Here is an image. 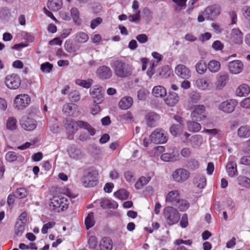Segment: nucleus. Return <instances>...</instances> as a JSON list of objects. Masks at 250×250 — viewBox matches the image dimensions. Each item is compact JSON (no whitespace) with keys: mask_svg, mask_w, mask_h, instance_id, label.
<instances>
[{"mask_svg":"<svg viewBox=\"0 0 250 250\" xmlns=\"http://www.w3.org/2000/svg\"><path fill=\"white\" fill-rule=\"evenodd\" d=\"M110 65L114 70L115 75L119 78H126L132 74L131 66L126 64L121 60L114 59L112 60Z\"/></svg>","mask_w":250,"mask_h":250,"instance_id":"1","label":"nucleus"},{"mask_svg":"<svg viewBox=\"0 0 250 250\" xmlns=\"http://www.w3.org/2000/svg\"><path fill=\"white\" fill-rule=\"evenodd\" d=\"M69 205V202L68 198L62 194L54 196L50 199L49 203L50 209L57 212L66 210Z\"/></svg>","mask_w":250,"mask_h":250,"instance_id":"2","label":"nucleus"},{"mask_svg":"<svg viewBox=\"0 0 250 250\" xmlns=\"http://www.w3.org/2000/svg\"><path fill=\"white\" fill-rule=\"evenodd\" d=\"M164 216L168 225L173 226L180 220V214L178 210L172 206H167L164 209Z\"/></svg>","mask_w":250,"mask_h":250,"instance_id":"3","label":"nucleus"},{"mask_svg":"<svg viewBox=\"0 0 250 250\" xmlns=\"http://www.w3.org/2000/svg\"><path fill=\"white\" fill-rule=\"evenodd\" d=\"M193 86L196 89L204 91L211 90L214 87L211 79L206 76L196 78L193 82Z\"/></svg>","mask_w":250,"mask_h":250,"instance_id":"4","label":"nucleus"},{"mask_svg":"<svg viewBox=\"0 0 250 250\" xmlns=\"http://www.w3.org/2000/svg\"><path fill=\"white\" fill-rule=\"evenodd\" d=\"M206 117L205 107L203 105H195L191 113V118L193 123V125H200L198 123L205 119Z\"/></svg>","mask_w":250,"mask_h":250,"instance_id":"5","label":"nucleus"},{"mask_svg":"<svg viewBox=\"0 0 250 250\" xmlns=\"http://www.w3.org/2000/svg\"><path fill=\"white\" fill-rule=\"evenodd\" d=\"M221 13V7L217 4L207 7L203 11L205 18L208 20L214 21Z\"/></svg>","mask_w":250,"mask_h":250,"instance_id":"6","label":"nucleus"},{"mask_svg":"<svg viewBox=\"0 0 250 250\" xmlns=\"http://www.w3.org/2000/svg\"><path fill=\"white\" fill-rule=\"evenodd\" d=\"M151 142L156 144H164L167 141L166 133L161 129L155 130L150 135Z\"/></svg>","mask_w":250,"mask_h":250,"instance_id":"7","label":"nucleus"},{"mask_svg":"<svg viewBox=\"0 0 250 250\" xmlns=\"http://www.w3.org/2000/svg\"><path fill=\"white\" fill-rule=\"evenodd\" d=\"M190 176V172L184 168H178L172 173L173 180L176 182L182 183L188 180Z\"/></svg>","mask_w":250,"mask_h":250,"instance_id":"8","label":"nucleus"},{"mask_svg":"<svg viewBox=\"0 0 250 250\" xmlns=\"http://www.w3.org/2000/svg\"><path fill=\"white\" fill-rule=\"evenodd\" d=\"M21 80L19 76L16 74L7 75L5 79V84L7 88L16 89L21 85Z\"/></svg>","mask_w":250,"mask_h":250,"instance_id":"9","label":"nucleus"},{"mask_svg":"<svg viewBox=\"0 0 250 250\" xmlns=\"http://www.w3.org/2000/svg\"><path fill=\"white\" fill-rule=\"evenodd\" d=\"M89 93L94 104H100L104 101L102 87L98 85L93 86L89 90Z\"/></svg>","mask_w":250,"mask_h":250,"instance_id":"10","label":"nucleus"},{"mask_svg":"<svg viewBox=\"0 0 250 250\" xmlns=\"http://www.w3.org/2000/svg\"><path fill=\"white\" fill-rule=\"evenodd\" d=\"M244 65L243 62L239 60L230 61L228 62V68L229 72L234 75H237L241 73L244 69Z\"/></svg>","mask_w":250,"mask_h":250,"instance_id":"11","label":"nucleus"},{"mask_svg":"<svg viewBox=\"0 0 250 250\" xmlns=\"http://www.w3.org/2000/svg\"><path fill=\"white\" fill-rule=\"evenodd\" d=\"M30 102V98L28 95L21 94L17 95L15 98L14 104L18 109H22L27 106Z\"/></svg>","mask_w":250,"mask_h":250,"instance_id":"12","label":"nucleus"},{"mask_svg":"<svg viewBox=\"0 0 250 250\" xmlns=\"http://www.w3.org/2000/svg\"><path fill=\"white\" fill-rule=\"evenodd\" d=\"M112 74L111 69L105 65L99 67L96 71L97 77L102 80L109 79L112 76Z\"/></svg>","mask_w":250,"mask_h":250,"instance_id":"13","label":"nucleus"},{"mask_svg":"<svg viewBox=\"0 0 250 250\" xmlns=\"http://www.w3.org/2000/svg\"><path fill=\"white\" fill-rule=\"evenodd\" d=\"M229 41L230 42L236 44H242L243 34L239 28H233L231 30L229 34Z\"/></svg>","mask_w":250,"mask_h":250,"instance_id":"14","label":"nucleus"},{"mask_svg":"<svg viewBox=\"0 0 250 250\" xmlns=\"http://www.w3.org/2000/svg\"><path fill=\"white\" fill-rule=\"evenodd\" d=\"M62 110L65 115L69 117H76L79 113L78 106L74 104H64L63 105Z\"/></svg>","mask_w":250,"mask_h":250,"instance_id":"15","label":"nucleus"},{"mask_svg":"<svg viewBox=\"0 0 250 250\" xmlns=\"http://www.w3.org/2000/svg\"><path fill=\"white\" fill-rule=\"evenodd\" d=\"M237 102L235 100H228L221 103L218 106L220 110L226 113H231L234 109Z\"/></svg>","mask_w":250,"mask_h":250,"instance_id":"16","label":"nucleus"},{"mask_svg":"<svg viewBox=\"0 0 250 250\" xmlns=\"http://www.w3.org/2000/svg\"><path fill=\"white\" fill-rule=\"evenodd\" d=\"M176 74L181 78L187 80L191 77V72L188 68L183 64H178L175 68Z\"/></svg>","mask_w":250,"mask_h":250,"instance_id":"17","label":"nucleus"},{"mask_svg":"<svg viewBox=\"0 0 250 250\" xmlns=\"http://www.w3.org/2000/svg\"><path fill=\"white\" fill-rule=\"evenodd\" d=\"M82 183L85 187H94L97 184L96 177L93 171H89L82 178Z\"/></svg>","mask_w":250,"mask_h":250,"instance_id":"18","label":"nucleus"},{"mask_svg":"<svg viewBox=\"0 0 250 250\" xmlns=\"http://www.w3.org/2000/svg\"><path fill=\"white\" fill-rule=\"evenodd\" d=\"M229 76L227 73H220L218 75L217 81L215 83L216 88L219 90L223 89L229 81Z\"/></svg>","mask_w":250,"mask_h":250,"instance_id":"19","label":"nucleus"},{"mask_svg":"<svg viewBox=\"0 0 250 250\" xmlns=\"http://www.w3.org/2000/svg\"><path fill=\"white\" fill-rule=\"evenodd\" d=\"M180 193L178 190H173L169 191L166 196V202L173 205L180 199Z\"/></svg>","mask_w":250,"mask_h":250,"instance_id":"20","label":"nucleus"},{"mask_svg":"<svg viewBox=\"0 0 250 250\" xmlns=\"http://www.w3.org/2000/svg\"><path fill=\"white\" fill-rule=\"evenodd\" d=\"M133 103V99L130 96L123 97L119 102L118 105L120 108L123 110L129 109Z\"/></svg>","mask_w":250,"mask_h":250,"instance_id":"21","label":"nucleus"},{"mask_svg":"<svg viewBox=\"0 0 250 250\" xmlns=\"http://www.w3.org/2000/svg\"><path fill=\"white\" fill-rule=\"evenodd\" d=\"M101 207L104 209L106 208H116L118 205L116 202L108 199H103L100 202Z\"/></svg>","mask_w":250,"mask_h":250,"instance_id":"22","label":"nucleus"},{"mask_svg":"<svg viewBox=\"0 0 250 250\" xmlns=\"http://www.w3.org/2000/svg\"><path fill=\"white\" fill-rule=\"evenodd\" d=\"M179 100V96L178 94L172 92L169 93L165 100V102L167 105L172 106L177 104Z\"/></svg>","mask_w":250,"mask_h":250,"instance_id":"23","label":"nucleus"},{"mask_svg":"<svg viewBox=\"0 0 250 250\" xmlns=\"http://www.w3.org/2000/svg\"><path fill=\"white\" fill-rule=\"evenodd\" d=\"M69 156L74 159H80L82 157V153L81 150L76 148L75 146H70L67 149Z\"/></svg>","mask_w":250,"mask_h":250,"instance_id":"24","label":"nucleus"},{"mask_svg":"<svg viewBox=\"0 0 250 250\" xmlns=\"http://www.w3.org/2000/svg\"><path fill=\"white\" fill-rule=\"evenodd\" d=\"M99 246L101 250H112V241L109 237H104L101 240Z\"/></svg>","mask_w":250,"mask_h":250,"instance_id":"25","label":"nucleus"},{"mask_svg":"<svg viewBox=\"0 0 250 250\" xmlns=\"http://www.w3.org/2000/svg\"><path fill=\"white\" fill-rule=\"evenodd\" d=\"M47 7L52 11H57L60 10L62 5V0H48Z\"/></svg>","mask_w":250,"mask_h":250,"instance_id":"26","label":"nucleus"},{"mask_svg":"<svg viewBox=\"0 0 250 250\" xmlns=\"http://www.w3.org/2000/svg\"><path fill=\"white\" fill-rule=\"evenodd\" d=\"M5 159L9 162H13L16 161L21 162L23 161L24 158L20 155H17L14 151H9L5 155Z\"/></svg>","mask_w":250,"mask_h":250,"instance_id":"27","label":"nucleus"},{"mask_svg":"<svg viewBox=\"0 0 250 250\" xmlns=\"http://www.w3.org/2000/svg\"><path fill=\"white\" fill-rule=\"evenodd\" d=\"M226 167L229 176L232 177L237 175L236 164L234 162L229 161Z\"/></svg>","mask_w":250,"mask_h":250,"instance_id":"28","label":"nucleus"},{"mask_svg":"<svg viewBox=\"0 0 250 250\" xmlns=\"http://www.w3.org/2000/svg\"><path fill=\"white\" fill-rule=\"evenodd\" d=\"M153 95L157 98H163L167 95L166 88L161 85L155 86L152 91Z\"/></svg>","mask_w":250,"mask_h":250,"instance_id":"29","label":"nucleus"},{"mask_svg":"<svg viewBox=\"0 0 250 250\" xmlns=\"http://www.w3.org/2000/svg\"><path fill=\"white\" fill-rule=\"evenodd\" d=\"M250 93V87L246 84L240 85L236 90V94L239 97L246 96Z\"/></svg>","mask_w":250,"mask_h":250,"instance_id":"30","label":"nucleus"},{"mask_svg":"<svg viewBox=\"0 0 250 250\" xmlns=\"http://www.w3.org/2000/svg\"><path fill=\"white\" fill-rule=\"evenodd\" d=\"M206 178L203 175H198L194 179V184L200 189H203L206 187Z\"/></svg>","mask_w":250,"mask_h":250,"instance_id":"31","label":"nucleus"},{"mask_svg":"<svg viewBox=\"0 0 250 250\" xmlns=\"http://www.w3.org/2000/svg\"><path fill=\"white\" fill-rule=\"evenodd\" d=\"M160 118V116L154 112L148 113L145 116L146 123L150 125L157 123Z\"/></svg>","mask_w":250,"mask_h":250,"instance_id":"32","label":"nucleus"},{"mask_svg":"<svg viewBox=\"0 0 250 250\" xmlns=\"http://www.w3.org/2000/svg\"><path fill=\"white\" fill-rule=\"evenodd\" d=\"M21 125H36L37 122L36 120L29 115L22 116L20 120Z\"/></svg>","mask_w":250,"mask_h":250,"instance_id":"33","label":"nucleus"},{"mask_svg":"<svg viewBox=\"0 0 250 250\" xmlns=\"http://www.w3.org/2000/svg\"><path fill=\"white\" fill-rule=\"evenodd\" d=\"M174 206H175L180 211H185L189 208V203L186 200L180 198L175 204H174Z\"/></svg>","mask_w":250,"mask_h":250,"instance_id":"34","label":"nucleus"},{"mask_svg":"<svg viewBox=\"0 0 250 250\" xmlns=\"http://www.w3.org/2000/svg\"><path fill=\"white\" fill-rule=\"evenodd\" d=\"M208 68L210 72L216 73L220 70L221 64L220 62L217 61L211 60L209 62Z\"/></svg>","mask_w":250,"mask_h":250,"instance_id":"35","label":"nucleus"},{"mask_svg":"<svg viewBox=\"0 0 250 250\" xmlns=\"http://www.w3.org/2000/svg\"><path fill=\"white\" fill-rule=\"evenodd\" d=\"M151 180L150 176H142L136 182L135 187L137 189H141L144 186L147 184V183Z\"/></svg>","mask_w":250,"mask_h":250,"instance_id":"36","label":"nucleus"},{"mask_svg":"<svg viewBox=\"0 0 250 250\" xmlns=\"http://www.w3.org/2000/svg\"><path fill=\"white\" fill-rule=\"evenodd\" d=\"M195 67L196 72L200 75H203L207 71V65L205 62L203 60L198 61Z\"/></svg>","mask_w":250,"mask_h":250,"instance_id":"37","label":"nucleus"},{"mask_svg":"<svg viewBox=\"0 0 250 250\" xmlns=\"http://www.w3.org/2000/svg\"><path fill=\"white\" fill-rule=\"evenodd\" d=\"M179 126H171L170 127V131L171 134L174 136H181L183 135L186 138H188L190 134L187 132H182L179 127Z\"/></svg>","mask_w":250,"mask_h":250,"instance_id":"38","label":"nucleus"},{"mask_svg":"<svg viewBox=\"0 0 250 250\" xmlns=\"http://www.w3.org/2000/svg\"><path fill=\"white\" fill-rule=\"evenodd\" d=\"M237 134L241 138H248L250 136V129L249 126H241L238 129Z\"/></svg>","mask_w":250,"mask_h":250,"instance_id":"39","label":"nucleus"},{"mask_svg":"<svg viewBox=\"0 0 250 250\" xmlns=\"http://www.w3.org/2000/svg\"><path fill=\"white\" fill-rule=\"evenodd\" d=\"M114 196L118 199L121 200H125L128 198L129 193L124 188H121L114 193Z\"/></svg>","mask_w":250,"mask_h":250,"instance_id":"40","label":"nucleus"},{"mask_svg":"<svg viewBox=\"0 0 250 250\" xmlns=\"http://www.w3.org/2000/svg\"><path fill=\"white\" fill-rule=\"evenodd\" d=\"M89 39L88 35L83 32H79L75 34L76 42L80 43L86 42Z\"/></svg>","mask_w":250,"mask_h":250,"instance_id":"41","label":"nucleus"},{"mask_svg":"<svg viewBox=\"0 0 250 250\" xmlns=\"http://www.w3.org/2000/svg\"><path fill=\"white\" fill-rule=\"evenodd\" d=\"M94 213L92 212L89 213L85 219V225L87 229L94 226L95 224Z\"/></svg>","mask_w":250,"mask_h":250,"instance_id":"42","label":"nucleus"},{"mask_svg":"<svg viewBox=\"0 0 250 250\" xmlns=\"http://www.w3.org/2000/svg\"><path fill=\"white\" fill-rule=\"evenodd\" d=\"M92 83L93 80L91 79L83 80L78 79L75 80L76 84L85 88H89L92 85Z\"/></svg>","mask_w":250,"mask_h":250,"instance_id":"43","label":"nucleus"},{"mask_svg":"<svg viewBox=\"0 0 250 250\" xmlns=\"http://www.w3.org/2000/svg\"><path fill=\"white\" fill-rule=\"evenodd\" d=\"M237 180L238 184L241 186L246 188H250V178L244 176H239L237 178Z\"/></svg>","mask_w":250,"mask_h":250,"instance_id":"44","label":"nucleus"},{"mask_svg":"<svg viewBox=\"0 0 250 250\" xmlns=\"http://www.w3.org/2000/svg\"><path fill=\"white\" fill-rule=\"evenodd\" d=\"M170 75V70L167 66H164L161 69L156 75L160 78H167Z\"/></svg>","mask_w":250,"mask_h":250,"instance_id":"45","label":"nucleus"},{"mask_svg":"<svg viewBox=\"0 0 250 250\" xmlns=\"http://www.w3.org/2000/svg\"><path fill=\"white\" fill-rule=\"evenodd\" d=\"M71 15L74 22L77 24H81V20L79 17V12L77 8L73 7L70 10Z\"/></svg>","mask_w":250,"mask_h":250,"instance_id":"46","label":"nucleus"},{"mask_svg":"<svg viewBox=\"0 0 250 250\" xmlns=\"http://www.w3.org/2000/svg\"><path fill=\"white\" fill-rule=\"evenodd\" d=\"M190 144L193 148L199 147L202 144L200 136L198 135L193 136L190 139Z\"/></svg>","mask_w":250,"mask_h":250,"instance_id":"47","label":"nucleus"},{"mask_svg":"<svg viewBox=\"0 0 250 250\" xmlns=\"http://www.w3.org/2000/svg\"><path fill=\"white\" fill-rule=\"evenodd\" d=\"M25 225L20 221H17L15 227V233L17 235H21L23 233L25 229Z\"/></svg>","mask_w":250,"mask_h":250,"instance_id":"48","label":"nucleus"},{"mask_svg":"<svg viewBox=\"0 0 250 250\" xmlns=\"http://www.w3.org/2000/svg\"><path fill=\"white\" fill-rule=\"evenodd\" d=\"M88 244L90 249L98 250V241L97 238L95 236H91L89 238Z\"/></svg>","mask_w":250,"mask_h":250,"instance_id":"49","label":"nucleus"},{"mask_svg":"<svg viewBox=\"0 0 250 250\" xmlns=\"http://www.w3.org/2000/svg\"><path fill=\"white\" fill-rule=\"evenodd\" d=\"M64 125H88L81 121H78L75 122L73 120L70 118L66 119L63 122Z\"/></svg>","mask_w":250,"mask_h":250,"instance_id":"50","label":"nucleus"},{"mask_svg":"<svg viewBox=\"0 0 250 250\" xmlns=\"http://www.w3.org/2000/svg\"><path fill=\"white\" fill-rule=\"evenodd\" d=\"M120 120L125 121L127 123L130 124L133 121V118L132 114L130 112H127L120 116Z\"/></svg>","mask_w":250,"mask_h":250,"instance_id":"51","label":"nucleus"},{"mask_svg":"<svg viewBox=\"0 0 250 250\" xmlns=\"http://www.w3.org/2000/svg\"><path fill=\"white\" fill-rule=\"evenodd\" d=\"M27 191L24 188L17 189L15 193V197L19 198H23L26 196Z\"/></svg>","mask_w":250,"mask_h":250,"instance_id":"52","label":"nucleus"},{"mask_svg":"<svg viewBox=\"0 0 250 250\" xmlns=\"http://www.w3.org/2000/svg\"><path fill=\"white\" fill-rule=\"evenodd\" d=\"M53 65L48 62L43 63L41 65V70L43 73H49L52 69Z\"/></svg>","mask_w":250,"mask_h":250,"instance_id":"53","label":"nucleus"},{"mask_svg":"<svg viewBox=\"0 0 250 250\" xmlns=\"http://www.w3.org/2000/svg\"><path fill=\"white\" fill-rule=\"evenodd\" d=\"M199 167L198 161L195 159H190L188 162V167L190 170H195Z\"/></svg>","mask_w":250,"mask_h":250,"instance_id":"54","label":"nucleus"},{"mask_svg":"<svg viewBox=\"0 0 250 250\" xmlns=\"http://www.w3.org/2000/svg\"><path fill=\"white\" fill-rule=\"evenodd\" d=\"M161 158L165 162H170L175 160L174 155L169 153L163 154L161 156Z\"/></svg>","mask_w":250,"mask_h":250,"instance_id":"55","label":"nucleus"},{"mask_svg":"<svg viewBox=\"0 0 250 250\" xmlns=\"http://www.w3.org/2000/svg\"><path fill=\"white\" fill-rule=\"evenodd\" d=\"M69 98L70 101L73 102L78 101L80 99L79 92L77 91H73L69 95Z\"/></svg>","mask_w":250,"mask_h":250,"instance_id":"56","label":"nucleus"},{"mask_svg":"<svg viewBox=\"0 0 250 250\" xmlns=\"http://www.w3.org/2000/svg\"><path fill=\"white\" fill-rule=\"evenodd\" d=\"M180 226L182 228H186L188 225V216L187 214H184L180 221Z\"/></svg>","mask_w":250,"mask_h":250,"instance_id":"57","label":"nucleus"},{"mask_svg":"<svg viewBox=\"0 0 250 250\" xmlns=\"http://www.w3.org/2000/svg\"><path fill=\"white\" fill-rule=\"evenodd\" d=\"M55 225V222H49L47 223L44 224L42 229V233L46 234L48 232V230L52 228Z\"/></svg>","mask_w":250,"mask_h":250,"instance_id":"58","label":"nucleus"},{"mask_svg":"<svg viewBox=\"0 0 250 250\" xmlns=\"http://www.w3.org/2000/svg\"><path fill=\"white\" fill-rule=\"evenodd\" d=\"M242 13L245 18L250 21V6H244L242 9Z\"/></svg>","mask_w":250,"mask_h":250,"instance_id":"59","label":"nucleus"},{"mask_svg":"<svg viewBox=\"0 0 250 250\" xmlns=\"http://www.w3.org/2000/svg\"><path fill=\"white\" fill-rule=\"evenodd\" d=\"M140 18V11L139 10L136 11L133 15H131L128 16L129 20L131 22H135L137 21H139Z\"/></svg>","mask_w":250,"mask_h":250,"instance_id":"60","label":"nucleus"},{"mask_svg":"<svg viewBox=\"0 0 250 250\" xmlns=\"http://www.w3.org/2000/svg\"><path fill=\"white\" fill-rule=\"evenodd\" d=\"M229 18L231 20V24H235L237 21V16L236 12L234 10L230 11L229 13Z\"/></svg>","mask_w":250,"mask_h":250,"instance_id":"61","label":"nucleus"},{"mask_svg":"<svg viewBox=\"0 0 250 250\" xmlns=\"http://www.w3.org/2000/svg\"><path fill=\"white\" fill-rule=\"evenodd\" d=\"M102 21L103 20L100 17H98L93 20L91 22V28L93 29H95L97 26L100 25Z\"/></svg>","mask_w":250,"mask_h":250,"instance_id":"62","label":"nucleus"},{"mask_svg":"<svg viewBox=\"0 0 250 250\" xmlns=\"http://www.w3.org/2000/svg\"><path fill=\"white\" fill-rule=\"evenodd\" d=\"M136 39L141 43H145L148 41V37L145 34H141L137 35Z\"/></svg>","mask_w":250,"mask_h":250,"instance_id":"63","label":"nucleus"},{"mask_svg":"<svg viewBox=\"0 0 250 250\" xmlns=\"http://www.w3.org/2000/svg\"><path fill=\"white\" fill-rule=\"evenodd\" d=\"M157 66V64H155L154 62H151L150 64V66L148 68L146 74L149 76V78H151L152 75L154 74V68Z\"/></svg>","mask_w":250,"mask_h":250,"instance_id":"64","label":"nucleus"}]
</instances>
